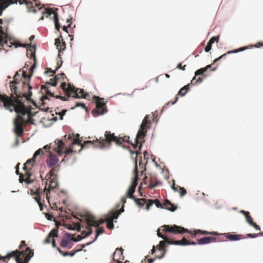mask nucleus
Returning a JSON list of instances; mask_svg holds the SVG:
<instances>
[{"instance_id":"f257e3e1","label":"nucleus","mask_w":263,"mask_h":263,"mask_svg":"<svg viewBox=\"0 0 263 263\" xmlns=\"http://www.w3.org/2000/svg\"><path fill=\"white\" fill-rule=\"evenodd\" d=\"M111 142H114L119 146L127 148L131 154L134 153V151L131 150L129 146H126L122 143L123 142L130 143L129 136L117 137L115 136L114 134H111L109 131L105 132L104 139L98 140L97 139L96 141L87 140L84 141L82 144V140L79 139V136L77 135V137L73 139L72 145L69 148L65 147L64 143L62 140L56 139L54 143H51L49 145H45L43 149L46 151H49L51 148H52L53 151L57 152L59 156H62L63 154L68 155L73 152L75 153L79 152L82 149L90 145L100 148L108 147Z\"/></svg>"},{"instance_id":"f03ea898","label":"nucleus","mask_w":263,"mask_h":263,"mask_svg":"<svg viewBox=\"0 0 263 263\" xmlns=\"http://www.w3.org/2000/svg\"><path fill=\"white\" fill-rule=\"evenodd\" d=\"M21 72L20 70L16 72L13 81L10 83V89L12 92L10 96L0 93V106L10 112L15 111L16 113L25 115L27 110L22 99L23 98L27 100L30 98L32 96V87L28 81L21 82Z\"/></svg>"},{"instance_id":"7ed1b4c3","label":"nucleus","mask_w":263,"mask_h":263,"mask_svg":"<svg viewBox=\"0 0 263 263\" xmlns=\"http://www.w3.org/2000/svg\"><path fill=\"white\" fill-rule=\"evenodd\" d=\"M197 230H196L197 231ZM196 230L193 233L189 232L187 229L183 227L178 226L177 225H164L161 228H159L157 231V234L159 237L162 238L167 242L169 245L186 246L188 245L189 240H187L184 237L181 240H173L168 237V234L176 235L177 234H183L184 233H190L193 237L194 234ZM197 235V234L196 235ZM196 236H195L196 237Z\"/></svg>"},{"instance_id":"20e7f679","label":"nucleus","mask_w":263,"mask_h":263,"mask_svg":"<svg viewBox=\"0 0 263 263\" xmlns=\"http://www.w3.org/2000/svg\"><path fill=\"white\" fill-rule=\"evenodd\" d=\"M82 220L85 221V223L84 224L81 225L79 223H74L73 228L70 227L69 229L70 230H77L78 231H80L81 228H85V229L82 231V233L84 234L86 232L85 236H89L92 232L91 227H96L97 228L96 235L94 240L91 242V243L94 242L97 239L99 235L104 233V230L103 228L100 227V225L105 222L104 220H97L92 214L87 213L84 215L83 217H82Z\"/></svg>"},{"instance_id":"39448f33","label":"nucleus","mask_w":263,"mask_h":263,"mask_svg":"<svg viewBox=\"0 0 263 263\" xmlns=\"http://www.w3.org/2000/svg\"><path fill=\"white\" fill-rule=\"evenodd\" d=\"M33 254V250L29 247H26L9 252L4 257L0 255V260L8 262L10 258H14L17 263H28Z\"/></svg>"},{"instance_id":"423d86ee","label":"nucleus","mask_w":263,"mask_h":263,"mask_svg":"<svg viewBox=\"0 0 263 263\" xmlns=\"http://www.w3.org/2000/svg\"><path fill=\"white\" fill-rule=\"evenodd\" d=\"M43 155L44 151L43 149L39 148L34 153L33 157L26 161L23 167V170L25 173L20 175L19 180L21 183L24 182L26 184H29L33 181V180L31 178V174L30 172V170L33 167L36 159H41Z\"/></svg>"},{"instance_id":"0eeeda50","label":"nucleus","mask_w":263,"mask_h":263,"mask_svg":"<svg viewBox=\"0 0 263 263\" xmlns=\"http://www.w3.org/2000/svg\"><path fill=\"white\" fill-rule=\"evenodd\" d=\"M61 86L67 96L66 98L69 97L75 98H86L87 96H88V94L85 92L84 89L76 88L70 84H66L65 82L62 83Z\"/></svg>"},{"instance_id":"6e6552de","label":"nucleus","mask_w":263,"mask_h":263,"mask_svg":"<svg viewBox=\"0 0 263 263\" xmlns=\"http://www.w3.org/2000/svg\"><path fill=\"white\" fill-rule=\"evenodd\" d=\"M201 234L202 235H211L214 236L222 235L224 237L231 241L238 240L241 239L245 238L246 237L241 235H235L231 234V233H227L223 234H219L217 232H209L207 231H202L200 230H197L194 234V236H195L196 234Z\"/></svg>"},{"instance_id":"1a4fd4ad","label":"nucleus","mask_w":263,"mask_h":263,"mask_svg":"<svg viewBox=\"0 0 263 263\" xmlns=\"http://www.w3.org/2000/svg\"><path fill=\"white\" fill-rule=\"evenodd\" d=\"M10 3L9 0H0V15H2L3 11L7 8L9 5L12 4ZM8 41L4 34L3 30L0 27V50L5 49V47H10L11 46L9 45Z\"/></svg>"},{"instance_id":"9d476101","label":"nucleus","mask_w":263,"mask_h":263,"mask_svg":"<svg viewBox=\"0 0 263 263\" xmlns=\"http://www.w3.org/2000/svg\"><path fill=\"white\" fill-rule=\"evenodd\" d=\"M10 3L17 4L19 3L20 5L25 4L29 12L33 13L36 12L43 9L42 7H39L40 3L37 1L34 0H9Z\"/></svg>"},{"instance_id":"9b49d317","label":"nucleus","mask_w":263,"mask_h":263,"mask_svg":"<svg viewBox=\"0 0 263 263\" xmlns=\"http://www.w3.org/2000/svg\"><path fill=\"white\" fill-rule=\"evenodd\" d=\"M27 121L22 115H17L14 121V132L17 137H21L24 133V126Z\"/></svg>"},{"instance_id":"f8f14e48","label":"nucleus","mask_w":263,"mask_h":263,"mask_svg":"<svg viewBox=\"0 0 263 263\" xmlns=\"http://www.w3.org/2000/svg\"><path fill=\"white\" fill-rule=\"evenodd\" d=\"M58 80V79L57 78V77H55L54 79H51L50 80V82H46L44 85H42L41 86V89L44 91L45 93L49 96L53 97L57 99H60L62 101H66L67 99H66L65 97H62L60 95L54 96V93H52L50 90V85L52 86H57Z\"/></svg>"},{"instance_id":"ddd939ff","label":"nucleus","mask_w":263,"mask_h":263,"mask_svg":"<svg viewBox=\"0 0 263 263\" xmlns=\"http://www.w3.org/2000/svg\"><path fill=\"white\" fill-rule=\"evenodd\" d=\"M57 172V170L55 168H52L50 172H49L48 174L47 175V177H48V179H50L49 181V187L48 189V191L46 192V199L48 200V202L49 203H50L49 202V194L51 190H53L55 189L58 185V181L57 179L56 178V175L55 174V172Z\"/></svg>"},{"instance_id":"4468645a","label":"nucleus","mask_w":263,"mask_h":263,"mask_svg":"<svg viewBox=\"0 0 263 263\" xmlns=\"http://www.w3.org/2000/svg\"><path fill=\"white\" fill-rule=\"evenodd\" d=\"M96 100V107L93 109L92 111V115L94 117H97L99 115H102L107 111L105 103L103 101V99L99 97H95Z\"/></svg>"},{"instance_id":"2eb2a0df","label":"nucleus","mask_w":263,"mask_h":263,"mask_svg":"<svg viewBox=\"0 0 263 263\" xmlns=\"http://www.w3.org/2000/svg\"><path fill=\"white\" fill-rule=\"evenodd\" d=\"M134 172H135V177H134V180L133 181V182H132V184L130 185V186H129V187L126 193V196L128 198H129L131 199H135V198L133 194L135 192V189H136V187L138 184V183H137L138 179V168H137V165L136 162V166H135Z\"/></svg>"},{"instance_id":"dca6fc26","label":"nucleus","mask_w":263,"mask_h":263,"mask_svg":"<svg viewBox=\"0 0 263 263\" xmlns=\"http://www.w3.org/2000/svg\"><path fill=\"white\" fill-rule=\"evenodd\" d=\"M149 116L146 115L144 117L140 129L138 132V137L144 138L147 129L150 128L151 122L149 120Z\"/></svg>"},{"instance_id":"f3484780","label":"nucleus","mask_w":263,"mask_h":263,"mask_svg":"<svg viewBox=\"0 0 263 263\" xmlns=\"http://www.w3.org/2000/svg\"><path fill=\"white\" fill-rule=\"evenodd\" d=\"M58 9H55V10H53L51 8H44L42 11L43 14H47V16H50L52 14H53V19L55 24V28L57 30H59L60 28V25L59 23L58 14L57 12Z\"/></svg>"},{"instance_id":"a211bd4d","label":"nucleus","mask_w":263,"mask_h":263,"mask_svg":"<svg viewBox=\"0 0 263 263\" xmlns=\"http://www.w3.org/2000/svg\"><path fill=\"white\" fill-rule=\"evenodd\" d=\"M59 159L55 155L49 153L46 162L48 167H56V170L58 171L59 170V166H57V164L59 162Z\"/></svg>"},{"instance_id":"6ab92c4d","label":"nucleus","mask_w":263,"mask_h":263,"mask_svg":"<svg viewBox=\"0 0 263 263\" xmlns=\"http://www.w3.org/2000/svg\"><path fill=\"white\" fill-rule=\"evenodd\" d=\"M43 193L44 195V192H41V189H37L36 191H34L33 189L30 190V194L32 196L36 195L34 198L35 201L37 202L41 211L43 210L44 205L41 202L42 194Z\"/></svg>"},{"instance_id":"aec40b11","label":"nucleus","mask_w":263,"mask_h":263,"mask_svg":"<svg viewBox=\"0 0 263 263\" xmlns=\"http://www.w3.org/2000/svg\"><path fill=\"white\" fill-rule=\"evenodd\" d=\"M55 45L57 46L59 51L58 57L61 59L60 53L62 52L66 48L65 42L63 41V37L60 35V37L55 40Z\"/></svg>"},{"instance_id":"412c9836","label":"nucleus","mask_w":263,"mask_h":263,"mask_svg":"<svg viewBox=\"0 0 263 263\" xmlns=\"http://www.w3.org/2000/svg\"><path fill=\"white\" fill-rule=\"evenodd\" d=\"M20 47H27V46H30V49H27V55L29 56L30 54V58H33L34 61V63L32 65V66L30 68V71L32 73L33 69L35 67V51L32 49V47L30 45L28 44H19L18 45Z\"/></svg>"},{"instance_id":"4be33fe9","label":"nucleus","mask_w":263,"mask_h":263,"mask_svg":"<svg viewBox=\"0 0 263 263\" xmlns=\"http://www.w3.org/2000/svg\"><path fill=\"white\" fill-rule=\"evenodd\" d=\"M223 238H221V239L216 237H204L203 238H201L198 240V243L199 245H204V244H208L211 242H214L216 241H219L222 239Z\"/></svg>"},{"instance_id":"5701e85b","label":"nucleus","mask_w":263,"mask_h":263,"mask_svg":"<svg viewBox=\"0 0 263 263\" xmlns=\"http://www.w3.org/2000/svg\"><path fill=\"white\" fill-rule=\"evenodd\" d=\"M144 138L142 137H138V134L136 135V138H135V142L134 143H130V144L132 145L133 147L135 149L138 146V144H139L138 146V149L139 150L138 151L134 152V153L136 154L137 156H138L139 154H141L140 151L141 149L142 146V142H144L143 140Z\"/></svg>"},{"instance_id":"b1692460","label":"nucleus","mask_w":263,"mask_h":263,"mask_svg":"<svg viewBox=\"0 0 263 263\" xmlns=\"http://www.w3.org/2000/svg\"><path fill=\"white\" fill-rule=\"evenodd\" d=\"M123 254V250L122 248L116 249L115 252L112 255V259L114 261H116V263H122L121 261L120 260L122 259L123 257L122 256Z\"/></svg>"},{"instance_id":"393cba45","label":"nucleus","mask_w":263,"mask_h":263,"mask_svg":"<svg viewBox=\"0 0 263 263\" xmlns=\"http://www.w3.org/2000/svg\"><path fill=\"white\" fill-rule=\"evenodd\" d=\"M246 49H248L247 47H240V48H238L237 49H235V50L229 51L226 53L223 54L222 55L220 56L219 58H218L216 59L215 60H214L212 64H214L217 63L220 59H222L223 58H225L227 54H231V53H237V52H240V51H242L245 50Z\"/></svg>"},{"instance_id":"a878e982","label":"nucleus","mask_w":263,"mask_h":263,"mask_svg":"<svg viewBox=\"0 0 263 263\" xmlns=\"http://www.w3.org/2000/svg\"><path fill=\"white\" fill-rule=\"evenodd\" d=\"M165 243H167V242L165 241V240H164V241H160L159 245H158L157 246V248L159 251H161L162 253H161V255L157 256L156 258L161 259L164 256V255L166 252V250L165 249Z\"/></svg>"},{"instance_id":"bb28decb","label":"nucleus","mask_w":263,"mask_h":263,"mask_svg":"<svg viewBox=\"0 0 263 263\" xmlns=\"http://www.w3.org/2000/svg\"><path fill=\"white\" fill-rule=\"evenodd\" d=\"M163 208L172 212L175 211L177 206L171 203L168 199H166L163 203Z\"/></svg>"},{"instance_id":"cd10ccee","label":"nucleus","mask_w":263,"mask_h":263,"mask_svg":"<svg viewBox=\"0 0 263 263\" xmlns=\"http://www.w3.org/2000/svg\"><path fill=\"white\" fill-rule=\"evenodd\" d=\"M211 67H212V64L208 65L204 68H201L197 70H196L195 74H196V76H199V75L202 74L208 69H210V71H215L217 68V67H215L212 68H211Z\"/></svg>"},{"instance_id":"c85d7f7f","label":"nucleus","mask_w":263,"mask_h":263,"mask_svg":"<svg viewBox=\"0 0 263 263\" xmlns=\"http://www.w3.org/2000/svg\"><path fill=\"white\" fill-rule=\"evenodd\" d=\"M47 100H49V99L47 96H44L42 97L41 99L42 103L40 106V109L42 110H44L45 112H51V110H50V108L46 106V103L45 101Z\"/></svg>"},{"instance_id":"c756f323","label":"nucleus","mask_w":263,"mask_h":263,"mask_svg":"<svg viewBox=\"0 0 263 263\" xmlns=\"http://www.w3.org/2000/svg\"><path fill=\"white\" fill-rule=\"evenodd\" d=\"M172 188L175 192H178L181 197L184 196L187 193L186 190L184 188L180 187L178 185L175 186L174 180H173V184L172 185Z\"/></svg>"},{"instance_id":"7c9ffc66","label":"nucleus","mask_w":263,"mask_h":263,"mask_svg":"<svg viewBox=\"0 0 263 263\" xmlns=\"http://www.w3.org/2000/svg\"><path fill=\"white\" fill-rule=\"evenodd\" d=\"M154 204L156 205L157 208H163V205L158 200H148V202L146 203V209L148 210L151 206Z\"/></svg>"},{"instance_id":"2f4dec72","label":"nucleus","mask_w":263,"mask_h":263,"mask_svg":"<svg viewBox=\"0 0 263 263\" xmlns=\"http://www.w3.org/2000/svg\"><path fill=\"white\" fill-rule=\"evenodd\" d=\"M58 231L55 229H53L49 233L48 237L45 240V242L49 243L51 242V239H53V237H57L58 236Z\"/></svg>"},{"instance_id":"473e14b6","label":"nucleus","mask_w":263,"mask_h":263,"mask_svg":"<svg viewBox=\"0 0 263 263\" xmlns=\"http://www.w3.org/2000/svg\"><path fill=\"white\" fill-rule=\"evenodd\" d=\"M201 76L198 77V78H196L197 76H195V77L193 78L192 81H191V85H194L196 84H198L202 82V81L203 80V78H205V76L202 74H201Z\"/></svg>"},{"instance_id":"72a5a7b5","label":"nucleus","mask_w":263,"mask_h":263,"mask_svg":"<svg viewBox=\"0 0 263 263\" xmlns=\"http://www.w3.org/2000/svg\"><path fill=\"white\" fill-rule=\"evenodd\" d=\"M190 89V84L181 88L177 93V96H185Z\"/></svg>"},{"instance_id":"f704fd0d","label":"nucleus","mask_w":263,"mask_h":263,"mask_svg":"<svg viewBox=\"0 0 263 263\" xmlns=\"http://www.w3.org/2000/svg\"><path fill=\"white\" fill-rule=\"evenodd\" d=\"M240 212L244 215V216L246 217L247 221L249 223V224L253 223V219L250 216V213L248 211L241 210Z\"/></svg>"},{"instance_id":"c9c22d12","label":"nucleus","mask_w":263,"mask_h":263,"mask_svg":"<svg viewBox=\"0 0 263 263\" xmlns=\"http://www.w3.org/2000/svg\"><path fill=\"white\" fill-rule=\"evenodd\" d=\"M72 240V238H63L61 242V246L64 248L67 247Z\"/></svg>"},{"instance_id":"e433bc0d","label":"nucleus","mask_w":263,"mask_h":263,"mask_svg":"<svg viewBox=\"0 0 263 263\" xmlns=\"http://www.w3.org/2000/svg\"><path fill=\"white\" fill-rule=\"evenodd\" d=\"M136 202L137 204H138L140 207H142L145 202H146V200L145 199H137V198H135V199H133Z\"/></svg>"},{"instance_id":"4c0bfd02","label":"nucleus","mask_w":263,"mask_h":263,"mask_svg":"<svg viewBox=\"0 0 263 263\" xmlns=\"http://www.w3.org/2000/svg\"><path fill=\"white\" fill-rule=\"evenodd\" d=\"M67 23H69L68 26L67 27H66L65 26H64L62 28H63V30L64 31H65L67 32V33H68V31L67 30V28H73V27L74 28L75 27V25H74L72 27V22L71 21V20H69V19H67Z\"/></svg>"},{"instance_id":"58836bf2","label":"nucleus","mask_w":263,"mask_h":263,"mask_svg":"<svg viewBox=\"0 0 263 263\" xmlns=\"http://www.w3.org/2000/svg\"><path fill=\"white\" fill-rule=\"evenodd\" d=\"M22 77L25 79V81H29L30 78L31 77L32 74V72L30 71V74L28 75L26 71H22Z\"/></svg>"},{"instance_id":"ea45409f","label":"nucleus","mask_w":263,"mask_h":263,"mask_svg":"<svg viewBox=\"0 0 263 263\" xmlns=\"http://www.w3.org/2000/svg\"><path fill=\"white\" fill-rule=\"evenodd\" d=\"M84 229H85V228H81L80 231H81V232H82V233H83L82 231H83ZM82 234L85 235L86 232L84 234H83V233H82ZM86 236H85V235H84V236H81V235H78L76 238H72V240L74 241H78L81 240L82 239L84 238V237H85Z\"/></svg>"},{"instance_id":"a19ab883","label":"nucleus","mask_w":263,"mask_h":263,"mask_svg":"<svg viewBox=\"0 0 263 263\" xmlns=\"http://www.w3.org/2000/svg\"><path fill=\"white\" fill-rule=\"evenodd\" d=\"M91 243V242H88L86 244L81 245V248L80 249L76 250V251H74V252H72V253H70V254H69V255L70 256H73L76 254V253L81 251L83 249V248L85 247L86 246L89 245Z\"/></svg>"},{"instance_id":"79ce46f5","label":"nucleus","mask_w":263,"mask_h":263,"mask_svg":"<svg viewBox=\"0 0 263 263\" xmlns=\"http://www.w3.org/2000/svg\"><path fill=\"white\" fill-rule=\"evenodd\" d=\"M159 184V181H156L154 182L153 181V180H151L150 183L148 185V187L150 189H153V188H155V187L157 186Z\"/></svg>"},{"instance_id":"37998d69","label":"nucleus","mask_w":263,"mask_h":263,"mask_svg":"<svg viewBox=\"0 0 263 263\" xmlns=\"http://www.w3.org/2000/svg\"><path fill=\"white\" fill-rule=\"evenodd\" d=\"M120 214V212L118 211L111 213L110 217L109 218L110 220H114V219H117L119 215Z\"/></svg>"},{"instance_id":"c03bdc74","label":"nucleus","mask_w":263,"mask_h":263,"mask_svg":"<svg viewBox=\"0 0 263 263\" xmlns=\"http://www.w3.org/2000/svg\"><path fill=\"white\" fill-rule=\"evenodd\" d=\"M107 227L109 229L114 228L113 220L109 218L107 220Z\"/></svg>"},{"instance_id":"a18cd8bd","label":"nucleus","mask_w":263,"mask_h":263,"mask_svg":"<svg viewBox=\"0 0 263 263\" xmlns=\"http://www.w3.org/2000/svg\"><path fill=\"white\" fill-rule=\"evenodd\" d=\"M81 107L82 108L86 109V107L84 104L82 103H77L76 105L74 107H72L71 108V109H74L76 107Z\"/></svg>"},{"instance_id":"49530a36","label":"nucleus","mask_w":263,"mask_h":263,"mask_svg":"<svg viewBox=\"0 0 263 263\" xmlns=\"http://www.w3.org/2000/svg\"><path fill=\"white\" fill-rule=\"evenodd\" d=\"M219 40V36H213L209 40V42L213 44L215 42H218Z\"/></svg>"},{"instance_id":"de8ad7c7","label":"nucleus","mask_w":263,"mask_h":263,"mask_svg":"<svg viewBox=\"0 0 263 263\" xmlns=\"http://www.w3.org/2000/svg\"><path fill=\"white\" fill-rule=\"evenodd\" d=\"M212 43L208 42L206 46L204 48V50L205 52H208L209 51H210L211 50V48H212Z\"/></svg>"},{"instance_id":"09e8293b","label":"nucleus","mask_w":263,"mask_h":263,"mask_svg":"<svg viewBox=\"0 0 263 263\" xmlns=\"http://www.w3.org/2000/svg\"><path fill=\"white\" fill-rule=\"evenodd\" d=\"M26 242L24 240H22L21 242V243H20V245L19 246V248L18 249L20 250H21L22 248H26Z\"/></svg>"},{"instance_id":"8fccbe9b","label":"nucleus","mask_w":263,"mask_h":263,"mask_svg":"<svg viewBox=\"0 0 263 263\" xmlns=\"http://www.w3.org/2000/svg\"><path fill=\"white\" fill-rule=\"evenodd\" d=\"M67 112V110L66 109H63L62 110L61 112H59V115H60V119L61 120H63V116L65 114V113Z\"/></svg>"},{"instance_id":"3c124183","label":"nucleus","mask_w":263,"mask_h":263,"mask_svg":"<svg viewBox=\"0 0 263 263\" xmlns=\"http://www.w3.org/2000/svg\"><path fill=\"white\" fill-rule=\"evenodd\" d=\"M186 65H184V66H182V63H180L178 64L177 68L181 69L182 70H184L185 69Z\"/></svg>"},{"instance_id":"603ef678","label":"nucleus","mask_w":263,"mask_h":263,"mask_svg":"<svg viewBox=\"0 0 263 263\" xmlns=\"http://www.w3.org/2000/svg\"><path fill=\"white\" fill-rule=\"evenodd\" d=\"M45 217L47 219L49 220H52V219L53 218V215L49 213H46Z\"/></svg>"},{"instance_id":"864d4df0","label":"nucleus","mask_w":263,"mask_h":263,"mask_svg":"<svg viewBox=\"0 0 263 263\" xmlns=\"http://www.w3.org/2000/svg\"><path fill=\"white\" fill-rule=\"evenodd\" d=\"M250 225L252 226V227H253L256 230H260L259 226L258 225L256 224V223L254 222H253V223L250 224Z\"/></svg>"},{"instance_id":"5fc2aeb1","label":"nucleus","mask_w":263,"mask_h":263,"mask_svg":"<svg viewBox=\"0 0 263 263\" xmlns=\"http://www.w3.org/2000/svg\"><path fill=\"white\" fill-rule=\"evenodd\" d=\"M47 70L45 71V73H52V76H53L54 73H55V70L53 71L51 69L49 68H47L46 69Z\"/></svg>"},{"instance_id":"6e6d98bb","label":"nucleus","mask_w":263,"mask_h":263,"mask_svg":"<svg viewBox=\"0 0 263 263\" xmlns=\"http://www.w3.org/2000/svg\"><path fill=\"white\" fill-rule=\"evenodd\" d=\"M258 236H259L258 233V234H247L248 237H250V238H255V237H257Z\"/></svg>"},{"instance_id":"4d7b16f0","label":"nucleus","mask_w":263,"mask_h":263,"mask_svg":"<svg viewBox=\"0 0 263 263\" xmlns=\"http://www.w3.org/2000/svg\"><path fill=\"white\" fill-rule=\"evenodd\" d=\"M155 260V258H149V259H147V260L145 258L144 259V261H145V262H146L147 261V263H153L154 261Z\"/></svg>"},{"instance_id":"13d9d810","label":"nucleus","mask_w":263,"mask_h":263,"mask_svg":"<svg viewBox=\"0 0 263 263\" xmlns=\"http://www.w3.org/2000/svg\"><path fill=\"white\" fill-rule=\"evenodd\" d=\"M178 97L177 96H176L175 97V100L174 101H172V102H168L167 104H171V105H174L176 103V102L178 101Z\"/></svg>"},{"instance_id":"bf43d9fd","label":"nucleus","mask_w":263,"mask_h":263,"mask_svg":"<svg viewBox=\"0 0 263 263\" xmlns=\"http://www.w3.org/2000/svg\"><path fill=\"white\" fill-rule=\"evenodd\" d=\"M127 197L126 196V195L124 196V197H123L121 199V202L122 203H123V204H125L126 202V198Z\"/></svg>"},{"instance_id":"052dcab7","label":"nucleus","mask_w":263,"mask_h":263,"mask_svg":"<svg viewBox=\"0 0 263 263\" xmlns=\"http://www.w3.org/2000/svg\"><path fill=\"white\" fill-rule=\"evenodd\" d=\"M62 61L60 60L59 62H58L57 63V65H58V66L56 68V69L55 70H58L61 66V65L62 64Z\"/></svg>"},{"instance_id":"680f3d73","label":"nucleus","mask_w":263,"mask_h":263,"mask_svg":"<svg viewBox=\"0 0 263 263\" xmlns=\"http://www.w3.org/2000/svg\"><path fill=\"white\" fill-rule=\"evenodd\" d=\"M41 192H44V195L43 194V193L42 194V197H44V196L46 195V192L48 191V190H47V189L45 188L43 191H42V190H41Z\"/></svg>"},{"instance_id":"e2e57ef3","label":"nucleus","mask_w":263,"mask_h":263,"mask_svg":"<svg viewBox=\"0 0 263 263\" xmlns=\"http://www.w3.org/2000/svg\"><path fill=\"white\" fill-rule=\"evenodd\" d=\"M69 254H70L69 252H63V254H62V255L64 256H68Z\"/></svg>"},{"instance_id":"0e129e2a","label":"nucleus","mask_w":263,"mask_h":263,"mask_svg":"<svg viewBox=\"0 0 263 263\" xmlns=\"http://www.w3.org/2000/svg\"><path fill=\"white\" fill-rule=\"evenodd\" d=\"M58 206L56 203H54L53 205V206L52 207V209L54 210H58Z\"/></svg>"},{"instance_id":"69168bd1","label":"nucleus","mask_w":263,"mask_h":263,"mask_svg":"<svg viewBox=\"0 0 263 263\" xmlns=\"http://www.w3.org/2000/svg\"><path fill=\"white\" fill-rule=\"evenodd\" d=\"M52 246L53 247H56L55 242V240H54V239H52Z\"/></svg>"},{"instance_id":"338daca9","label":"nucleus","mask_w":263,"mask_h":263,"mask_svg":"<svg viewBox=\"0 0 263 263\" xmlns=\"http://www.w3.org/2000/svg\"><path fill=\"white\" fill-rule=\"evenodd\" d=\"M196 244V242H195L194 241H189L188 245H195Z\"/></svg>"},{"instance_id":"774afa93","label":"nucleus","mask_w":263,"mask_h":263,"mask_svg":"<svg viewBox=\"0 0 263 263\" xmlns=\"http://www.w3.org/2000/svg\"><path fill=\"white\" fill-rule=\"evenodd\" d=\"M57 250L58 251V252L61 254H63V251L61 250V249H60L59 247H57Z\"/></svg>"}]
</instances>
